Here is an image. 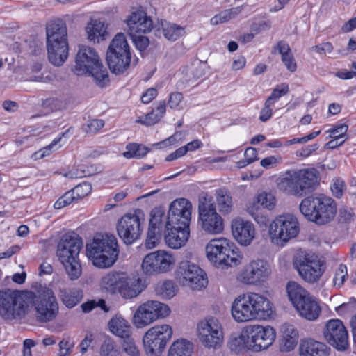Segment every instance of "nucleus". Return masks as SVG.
<instances>
[{"instance_id":"46","label":"nucleus","mask_w":356,"mask_h":356,"mask_svg":"<svg viewBox=\"0 0 356 356\" xmlns=\"http://www.w3.org/2000/svg\"><path fill=\"white\" fill-rule=\"evenodd\" d=\"M104 126L101 119H92L86 122L82 127L83 131L87 134H95Z\"/></svg>"},{"instance_id":"45","label":"nucleus","mask_w":356,"mask_h":356,"mask_svg":"<svg viewBox=\"0 0 356 356\" xmlns=\"http://www.w3.org/2000/svg\"><path fill=\"white\" fill-rule=\"evenodd\" d=\"M348 277L347 267L345 264H341L335 270L333 277V286L336 288H341Z\"/></svg>"},{"instance_id":"38","label":"nucleus","mask_w":356,"mask_h":356,"mask_svg":"<svg viewBox=\"0 0 356 356\" xmlns=\"http://www.w3.org/2000/svg\"><path fill=\"white\" fill-rule=\"evenodd\" d=\"M59 297L68 308H72L80 302L83 298L82 291L78 289H60Z\"/></svg>"},{"instance_id":"19","label":"nucleus","mask_w":356,"mask_h":356,"mask_svg":"<svg viewBox=\"0 0 356 356\" xmlns=\"http://www.w3.org/2000/svg\"><path fill=\"white\" fill-rule=\"evenodd\" d=\"M197 336L202 344L208 348H218L222 339V328L219 321L211 318L197 324Z\"/></svg>"},{"instance_id":"7","label":"nucleus","mask_w":356,"mask_h":356,"mask_svg":"<svg viewBox=\"0 0 356 356\" xmlns=\"http://www.w3.org/2000/svg\"><path fill=\"white\" fill-rule=\"evenodd\" d=\"M82 245L81 238L74 233L63 236L58 244L57 256L72 280L78 279L81 274L79 254Z\"/></svg>"},{"instance_id":"48","label":"nucleus","mask_w":356,"mask_h":356,"mask_svg":"<svg viewBox=\"0 0 356 356\" xmlns=\"http://www.w3.org/2000/svg\"><path fill=\"white\" fill-rule=\"evenodd\" d=\"M165 218L164 211L159 208H156L152 211L151 218L149 220V227H154L160 230L163 224V219Z\"/></svg>"},{"instance_id":"58","label":"nucleus","mask_w":356,"mask_h":356,"mask_svg":"<svg viewBox=\"0 0 356 356\" xmlns=\"http://www.w3.org/2000/svg\"><path fill=\"white\" fill-rule=\"evenodd\" d=\"M348 126L345 123L337 124L328 131L330 138H344L348 131Z\"/></svg>"},{"instance_id":"30","label":"nucleus","mask_w":356,"mask_h":356,"mask_svg":"<svg viewBox=\"0 0 356 356\" xmlns=\"http://www.w3.org/2000/svg\"><path fill=\"white\" fill-rule=\"evenodd\" d=\"M295 307L302 317L309 321L316 320L321 312L318 301L311 295L302 300L300 303H298Z\"/></svg>"},{"instance_id":"40","label":"nucleus","mask_w":356,"mask_h":356,"mask_svg":"<svg viewBox=\"0 0 356 356\" xmlns=\"http://www.w3.org/2000/svg\"><path fill=\"white\" fill-rule=\"evenodd\" d=\"M276 200L275 196L270 193L262 192L258 194L250 205H255L256 207L261 209V207L272 210L275 208Z\"/></svg>"},{"instance_id":"5","label":"nucleus","mask_w":356,"mask_h":356,"mask_svg":"<svg viewBox=\"0 0 356 356\" xmlns=\"http://www.w3.org/2000/svg\"><path fill=\"white\" fill-rule=\"evenodd\" d=\"M299 209L307 219L317 225H325L331 222L337 213L334 200L323 195H311L304 198Z\"/></svg>"},{"instance_id":"56","label":"nucleus","mask_w":356,"mask_h":356,"mask_svg":"<svg viewBox=\"0 0 356 356\" xmlns=\"http://www.w3.org/2000/svg\"><path fill=\"white\" fill-rule=\"evenodd\" d=\"M72 191L76 200H79L88 195L91 192L92 187L89 183L83 182L74 187Z\"/></svg>"},{"instance_id":"18","label":"nucleus","mask_w":356,"mask_h":356,"mask_svg":"<svg viewBox=\"0 0 356 356\" xmlns=\"http://www.w3.org/2000/svg\"><path fill=\"white\" fill-rule=\"evenodd\" d=\"M192 204L186 198L174 200L170 205L165 227L189 229L191 219Z\"/></svg>"},{"instance_id":"51","label":"nucleus","mask_w":356,"mask_h":356,"mask_svg":"<svg viewBox=\"0 0 356 356\" xmlns=\"http://www.w3.org/2000/svg\"><path fill=\"white\" fill-rule=\"evenodd\" d=\"M160 238L159 230L154 227H149L145 246L148 249L154 248L159 243Z\"/></svg>"},{"instance_id":"47","label":"nucleus","mask_w":356,"mask_h":356,"mask_svg":"<svg viewBox=\"0 0 356 356\" xmlns=\"http://www.w3.org/2000/svg\"><path fill=\"white\" fill-rule=\"evenodd\" d=\"M100 356H118V351L115 348V343L111 338H106L100 347Z\"/></svg>"},{"instance_id":"15","label":"nucleus","mask_w":356,"mask_h":356,"mask_svg":"<svg viewBox=\"0 0 356 356\" xmlns=\"http://www.w3.org/2000/svg\"><path fill=\"white\" fill-rule=\"evenodd\" d=\"M35 309V317L40 322H49L54 319L58 313V305L51 289L40 286L34 293L32 302Z\"/></svg>"},{"instance_id":"2","label":"nucleus","mask_w":356,"mask_h":356,"mask_svg":"<svg viewBox=\"0 0 356 356\" xmlns=\"http://www.w3.org/2000/svg\"><path fill=\"white\" fill-rule=\"evenodd\" d=\"M47 49L49 62L55 66H61L69 54L67 29L61 19L49 22L46 26Z\"/></svg>"},{"instance_id":"14","label":"nucleus","mask_w":356,"mask_h":356,"mask_svg":"<svg viewBox=\"0 0 356 356\" xmlns=\"http://www.w3.org/2000/svg\"><path fill=\"white\" fill-rule=\"evenodd\" d=\"M295 265L301 278L309 284L316 283L325 271L323 262L312 252H300L297 254Z\"/></svg>"},{"instance_id":"3","label":"nucleus","mask_w":356,"mask_h":356,"mask_svg":"<svg viewBox=\"0 0 356 356\" xmlns=\"http://www.w3.org/2000/svg\"><path fill=\"white\" fill-rule=\"evenodd\" d=\"M86 254L95 266L111 267L119 254L116 237L113 234H97L92 241L86 245Z\"/></svg>"},{"instance_id":"23","label":"nucleus","mask_w":356,"mask_h":356,"mask_svg":"<svg viewBox=\"0 0 356 356\" xmlns=\"http://www.w3.org/2000/svg\"><path fill=\"white\" fill-rule=\"evenodd\" d=\"M270 273L268 263L264 260H253L241 271L238 280L245 284L254 285L264 282Z\"/></svg>"},{"instance_id":"53","label":"nucleus","mask_w":356,"mask_h":356,"mask_svg":"<svg viewBox=\"0 0 356 356\" xmlns=\"http://www.w3.org/2000/svg\"><path fill=\"white\" fill-rule=\"evenodd\" d=\"M122 344V350L130 356H139V351L135 345L134 339L129 335L127 337L123 338Z\"/></svg>"},{"instance_id":"43","label":"nucleus","mask_w":356,"mask_h":356,"mask_svg":"<svg viewBox=\"0 0 356 356\" xmlns=\"http://www.w3.org/2000/svg\"><path fill=\"white\" fill-rule=\"evenodd\" d=\"M149 151V149L138 143H129L126 146V151L123 156L127 159H140L144 157Z\"/></svg>"},{"instance_id":"29","label":"nucleus","mask_w":356,"mask_h":356,"mask_svg":"<svg viewBox=\"0 0 356 356\" xmlns=\"http://www.w3.org/2000/svg\"><path fill=\"white\" fill-rule=\"evenodd\" d=\"M299 352L300 356H327L330 348L323 343L306 339L300 341Z\"/></svg>"},{"instance_id":"21","label":"nucleus","mask_w":356,"mask_h":356,"mask_svg":"<svg viewBox=\"0 0 356 356\" xmlns=\"http://www.w3.org/2000/svg\"><path fill=\"white\" fill-rule=\"evenodd\" d=\"M249 338V349L259 352L268 348L275 339V330L270 326L248 325L245 326Z\"/></svg>"},{"instance_id":"4","label":"nucleus","mask_w":356,"mask_h":356,"mask_svg":"<svg viewBox=\"0 0 356 356\" xmlns=\"http://www.w3.org/2000/svg\"><path fill=\"white\" fill-rule=\"evenodd\" d=\"M74 71L79 76L88 74L92 76L96 85L100 88L106 87L110 81L107 69L103 65L96 51L90 47H79Z\"/></svg>"},{"instance_id":"60","label":"nucleus","mask_w":356,"mask_h":356,"mask_svg":"<svg viewBox=\"0 0 356 356\" xmlns=\"http://www.w3.org/2000/svg\"><path fill=\"white\" fill-rule=\"evenodd\" d=\"M184 134L181 131H177L175 133V134L168 137L167 139L163 140L160 143H156L154 145L158 146L159 148L167 147L181 140Z\"/></svg>"},{"instance_id":"13","label":"nucleus","mask_w":356,"mask_h":356,"mask_svg":"<svg viewBox=\"0 0 356 356\" xmlns=\"http://www.w3.org/2000/svg\"><path fill=\"white\" fill-rule=\"evenodd\" d=\"M144 222L145 215L140 209L124 215L117 223L119 237L125 244H133L140 238Z\"/></svg>"},{"instance_id":"16","label":"nucleus","mask_w":356,"mask_h":356,"mask_svg":"<svg viewBox=\"0 0 356 356\" xmlns=\"http://www.w3.org/2000/svg\"><path fill=\"white\" fill-rule=\"evenodd\" d=\"M172 335V327L165 324L148 330L143 337L144 347L147 356H160Z\"/></svg>"},{"instance_id":"6","label":"nucleus","mask_w":356,"mask_h":356,"mask_svg":"<svg viewBox=\"0 0 356 356\" xmlns=\"http://www.w3.org/2000/svg\"><path fill=\"white\" fill-rule=\"evenodd\" d=\"M34 300V292L6 289L0 290V316L6 320L21 319Z\"/></svg>"},{"instance_id":"52","label":"nucleus","mask_w":356,"mask_h":356,"mask_svg":"<svg viewBox=\"0 0 356 356\" xmlns=\"http://www.w3.org/2000/svg\"><path fill=\"white\" fill-rule=\"evenodd\" d=\"M162 113L157 114L156 113H146L145 114L140 116L136 122L140 123L145 126H152L159 121L162 117Z\"/></svg>"},{"instance_id":"11","label":"nucleus","mask_w":356,"mask_h":356,"mask_svg":"<svg viewBox=\"0 0 356 356\" xmlns=\"http://www.w3.org/2000/svg\"><path fill=\"white\" fill-rule=\"evenodd\" d=\"M198 213L200 225L204 232L217 234L223 231V220L216 211L213 197L207 192H202L199 195Z\"/></svg>"},{"instance_id":"28","label":"nucleus","mask_w":356,"mask_h":356,"mask_svg":"<svg viewBox=\"0 0 356 356\" xmlns=\"http://www.w3.org/2000/svg\"><path fill=\"white\" fill-rule=\"evenodd\" d=\"M145 288V286L140 277H129L125 274L119 296L124 299H131L141 293Z\"/></svg>"},{"instance_id":"8","label":"nucleus","mask_w":356,"mask_h":356,"mask_svg":"<svg viewBox=\"0 0 356 356\" xmlns=\"http://www.w3.org/2000/svg\"><path fill=\"white\" fill-rule=\"evenodd\" d=\"M317 184L316 170L302 169L287 172L278 183V188L287 195L301 197L312 192Z\"/></svg>"},{"instance_id":"42","label":"nucleus","mask_w":356,"mask_h":356,"mask_svg":"<svg viewBox=\"0 0 356 356\" xmlns=\"http://www.w3.org/2000/svg\"><path fill=\"white\" fill-rule=\"evenodd\" d=\"M249 338L247 336L246 327H244L238 337L232 338L229 346L231 350L235 352H240L249 349Z\"/></svg>"},{"instance_id":"39","label":"nucleus","mask_w":356,"mask_h":356,"mask_svg":"<svg viewBox=\"0 0 356 356\" xmlns=\"http://www.w3.org/2000/svg\"><path fill=\"white\" fill-rule=\"evenodd\" d=\"M193 344L186 339L175 341L169 348L168 356H191Z\"/></svg>"},{"instance_id":"27","label":"nucleus","mask_w":356,"mask_h":356,"mask_svg":"<svg viewBox=\"0 0 356 356\" xmlns=\"http://www.w3.org/2000/svg\"><path fill=\"white\" fill-rule=\"evenodd\" d=\"M125 273L110 271L102 277L100 280L101 289L112 296L119 295Z\"/></svg>"},{"instance_id":"36","label":"nucleus","mask_w":356,"mask_h":356,"mask_svg":"<svg viewBox=\"0 0 356 356\" xmlns=\"http://www.w3.org/2000/svg\"><path fill=\"white\" fill-rule=\"evenodd\" d=\"M218 211L223 215L229 214L233 209V200L230 193L225 188H220L215 193Z\"/></svg>"},{"instance_id":"44","label":"nucleus","mask_w":356,"mask_h":356,"mask_svg":"<svg viewBox=\"0 0 356 356\" xmlns=\"http://www.w3.org/2000/svg\"><path fill=\"white\" fill-rule=\"evenodd\" d=\"M177 286L172 281L165 280L162 283L157 284L155 291L163 298L170 299L174 297L177 291Z\"/></svg>"},{"instance_id":"22","label":"nucleus","mask_w":356,"mask_h":356,"mask_svg":"<svg viewBox=\"0 0 356 356\" xmlns=\"http://www.w3.org/2000/svg\"><path fill=\"white\" fill-rule=\"evenodd\" d=\"M175 263L172 254L159 250L147 254L142 263L143 270L146 274L162 273L170 270Z\"/></svg>"},{"instance_id":"62","label":"nucleus","mask_w":356,"mask_h":356,"mask_svg":"<svg viewBox=\"0 0 356 356\" xmlns=\"http://www.w3.org/2000/svg\"><path fill=\"white\" fill-rule=\"evenodd\" d=\"M346 188L345 184L343 180L337 179L334 181L332 186L331 190L333 193V195L339 198L342 196L343 192Z\"/></svg>"},{"instance_id":"63","label":"nucleus","mask_w":356,"mask_h":356,"mask_svg":"<svg viewBox=\"0 0 356 356\" xmlns=\"http://www.w3.org/2000/svg\"><path fill=\"white\" fill-rule=\"evenodd\" d=\"M289 92V86L286 83L277 85L272 91L271 96L275 101L278 100L281 97L285 95Z\"/></svg>"},{"instance_id":"1","label":"nucleus","mask_w":356,"mask_h":356,"mask_svg":"<svg viewBox=\"0 0 356 356\" xmlns=\"http://www.w3.org/2000/svg\"><path fill=\"white\" fill-rule=\"evenodd\" d=\"M273 312L270 301L257 293L239 295L234 300L231 308L233 318L238 323L264 319L270 317Z\"/></svg>"},{"instance_id":"20","label":"nucleus","mask_w":356,"mask_h":356,"mask_svg":"<svg viewBox=\"0 0 356 356\" xmlns=\"http://www.w3.org/2000/svg\"><path fill=\"white\" fill-rule=\"evenodd\" d=\"M177 277L179 282L194 290L205 288L208 284L207 274L198 266L189 261L180 264Z\"/></svg>"},{"instance_id":"12","label":"nucleus","mask_w":356,"mask_h":356,"mask_svg":"<svg viewBox=\"0 0 356 356\" xmlns=\"http://www.w3.org/2000/svg\"><path fill=\"white\" fill-rule=\"evenodd\" d=\"M299 231L298 221L291 213L277 216L269 226V236L272 242L282 246L296 238Z\"/></svg>"},{"instance_id":"55","label":"nucleus","mask_w":356,"mask_h":356,"mask_svg":"<svg viewBox=\"0 0 356 356\" xmlns=\"http://www.w3.org/2000/svg\"><path fill=\"white\" fill-rule=\"evenodd\" d=\"M77 200L72 191L70 190L66 192L63 196H61L54 204V207L56 209H60L67 205L70 204L74 201Z\"/></svg>"},{"instance_id":"17","label":"nucleus","mask_w":356,"mask_h":356,"mask_svg":"<svg viewBox=\"0 0 356 356\" xmlns=\"http://www.w3.org/2000/svg\"><path fill=\"white\" fill-rule=\"evenodd\" d=\"M169 307L161 302L147 301L138 307L134 315L133 321L135 326L142 328L160 318L169 315Z\"/></svg>"},{"instance_id":"41","label":"nucleus","mask_w":356,"mask_h":356,"mask_svg":"<svg viewBox=\"0 0 356 356\" xmlns=\"http://www.w3.org/2000/svg\"><path fill=\"white\" fill-rule=\"evenodd\" d=\"M161 25L163 35L168 40L176 41L185 33L184 27L176 24L165 21Z\"/></svg>"},{"instance_id":"64","label":"nucleus","mask_w":356,"mask_h":356,"mask_svg":"<svg viewBox=\"0 0 356 356\" xmlns=\"http://www.w3.org/2000/svg\"><path fill=\"white\" fill-rule=\"evenodd\" d=\"M73 345L69 339H63L59 343V356H67L71 351Z\"/></svg>"},{"instance_id":"54","label":"nucleus","mask_w":356,"mask_h":356,"mask_svg":"<svg viewBox=\"0 0 356 356\" xmlns=\"http://www.w3.org/2000/svg\"><path fill=\"white\" fill-rule=\"evenodd\" d=\"M183 95L179 92H172L170 95L168 106L170 109L181 110L183 109Z\"/></svg>"},{"instance_id":"34","label":"nucleus","mask_w":356,"mask_h":356,"mask_svg":"<svg viewBox=\"0 0 356 356\" xmlns=\"http://www.w3.org/2000/svg\"><path fill=\"white\" fill-rule=\"evenodd\" d=\"M86 29L88 40L94 43L104 40L108 34L106 25L98 19H92Z\"/></svg>"},{"instance_id":"32","label":"nucleus","mask_w":356,"mask_h":356,"mask_svg":"<svg viewBox=\"0 0 356 356\" xmlns=\"http://www.w3.org/2000/svg\"><path fill=\"white\" fill-rule=\"evenodd\" d=\"M282 339L280 342V350L289 352L294 349L298 341V332L293 325L284 323L281 327Z\"/></svg>"},{"instance_id":"33","label":"nucleus","mask_w":356,"mask_h":356,"mask_svg":"<svg viewBox=\"0 0 356 356\" xmlns=\"http://www.w3.org/2000/svg\"><path fill=\"white\" fill-rule=\"evenodd\" d=\"M276 51L281 55L282 61L286 69L291 72H294L297 69V65L289 44L284 40L279 41L274 46L272 54H275Z\"/></svg>"},{"instance_id":"50","label":"nucleus","mask_w":356,"mask_h":356,"mask_svg":"<svg viewBox=\"0 0 356 356\" xmlns=\"http://www.w3.org/2000/svg\"><path fill=\"white\" fill-rule=\"evenodd\" d=\"M247 211L259 225L261 226L267 225L268 221V217L261 213L259 208L256 207L255 205H250L248 206Z\"/></svg>"},{"instance_id":"9","label":"nucleus","mask_w":356,"mask_h":356,"mask_svg":"<svg viewBox=\"0 0 356 356\" xmlns=\"http://www.w3.org/2000/svg\"><path fill=\"white\" fill-rule=\"evenodd\" d=\"M207 258L217 267L236 266L241 257L234 243L225 238L213 239L206 246Z\"/></svg>"},{"instance_id":"10","label":"nucleus","mask_w":356,"mask_h":356,"mask_svg":"<svg viewBox=\"0 0 356 356\" xmlns=\"http://www.w3.org/2000/svg\"><path fill=\"white\" fill-rule=\"evenodd\" d=\"M106 61L111 72L116 75L124 73L130 66V47L124 33H118L111 42Z\"/></svg>"},{"instance_id":"61","label":"nucleus","mask_w":356,"mask_h":356,"mask_svg":"<svg viewBox=\"0 0 356 356\" xmlns=\"http://www.w3.org/2000/svg\"><path fill=\"white\" fill-rule=\"evenodd\" d=\"M320 133H321V131H314V132L309 134V135L305 136L302 138H294L291 140H286V143L284 145L286 146H290V145H294L296 143H305L308 142L309 140L314 139L316 136H318L320 134Z\"/></svg>"},{"instance_id":"26","label":"nucleus","mask_w":356,"mask_h":356,"mask_svg":"<svg viewBox=\"0 0 356 356\" xmlns=\"http://www.w3.org/2000/svg\"><path fill=\"white\" fill-rule=\"evenodd\" d=\"M232 232L234 238L241 245L250 244L255 236V229L252 222L241 219L232 222Z\"/></svg>"},{"instance_id":"59","label":"nucleus","mask_w":356,"mask_h":356,"mask_svg":"<svg viewBox=\"0 0 356 356\" xmlns=\"http://www.w3.org/2000/svg\"><path fill=\"white\" fill-rule=\"evenodd\" d=\"M66 132L63 133L62 135L58 138H56L51 144L44 147L43 149H40L39 151L35 153V156L36 159H42L47 155H49L52 150V149L61 140L62 136H64Z\"/></svg>"},{"instance_id":"57","label":"nucleus","mask_w":356,"mask_h":356,"mask_svg":"<svg viewBox=\"0 0 356 356\" xmlns=\"http://www.w3.org/2000/svg\"><path fill=\"white\" fill-rule=\"evenodd\" d=\"M134 43L136 47L140 50L143 51L147 49L149 44V38L143 34L129 35Z\"/></svg>"},{"instance_id":"49","label":"nucleus","mask_w":356,"mask_h":356,"mask_svg":"<svg viewBox=\"0 0 356 356\" xmlns=\"http://www.w3.org/2000/svg\"><path fill=\"white\" fill-rule=\"evenodd\" d=\"M336 311L341 316H348L356 313V299L350 298L349 302L337 307Z\"/></svg>"},{"instance_id":"25","label":"nucleus","mask_w":356,"mask_h":356,"mask_svg":"<svg viewBox=\"0 0 356 356\" xmlns=\"http://www.w3.org/2000/svg\"><path fill=\"white\" fill-rule=\"evenodd\" d=\"M129 35L146 34L153 28V22L147 13L142 10L131 13L125 20Z\"/></svg>"},{"instance_id":"24","label":"nucleus","mask_w":356,"mask_h":356,"mask_svg":"<svg viewBox=\"0 0 356 356\" xmlns=\"http://www.w3.org/2000/svg\"><path fill=\"white\" fill-rule=\"evenodd\" d=\"M323 334L327 342L338 350L343 351L348 348V331L341 320H330Z\"/></svg>"},{"instance_id":"35","label":"nucleus","mask_w":356,"mask_h":356,"mask_svg":"<svg viewBox=\"0 0 356 356\" xmlns=\"http://www.w3.org/2000/svg\"><path fill=\"white\" fill-rule=\"evenodd\" d=\"M110 331L115 335L123 339L131 334V327L129 322L122 316L113 317L108 323Z\"/></svg>"},{"instance_id":"31","label":"nucleus","mask_w":356,"mask_h":356,"mask_svg":"<svg viewBox=\"0 0 356 356\" xmlns=\"http://www.w3.org/2000/svg\"><path fill=\"white\" fill-rule=\"evenodd\" d=\"M165 234V241L168 245L172 248H179L188 241L189 237V229L172 228L168 227Z\"/></svg>"},{"instance_id":"37","label":"nucleus","mask_w":356,"mask_h":356,"mask_svg":"<svg viewBox=\"0 0 356 356\" xmlns=\"http://www.w3.org/2000/svg\"><path fill=\"white\" fill-rule=\"evenodd\" d=\"M286 291L289 300L296 307L298 303L310 296V293L305 290L300 284L294 281H290L286 285Z\"/></svg>"}]
</instances>
